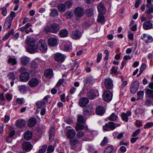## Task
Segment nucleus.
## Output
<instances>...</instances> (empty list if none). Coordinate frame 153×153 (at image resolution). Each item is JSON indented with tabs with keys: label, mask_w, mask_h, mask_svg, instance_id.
Here are the masks:
<instances>
[{
	"label": "nucleus",
	"mask_w": 153,
	"mask_h": 153,
	"mask_svg": "<svg viewBox=\"0 0 153 153\" xmlns=\"http://www.w3.org/2000/svg\"><path fill=\"white\" fill-rule=\"evenodd\" d=\"M36 40L33 38L27 37L25 40V43L27 45V50L30 53L37 52V47Z\"/></svg>",
	"instance_id": "f257e3e1"
},
{
	"label": "nucleus",
	"mask_w": 153,
	"mask_h": 153,
	"mask_svg": "<svg viewBox=\"0 0 153 153\" xmlns=\"http://www.w3.org/2000/svg\"><path fill=\"white\" fill-rule=\"evenodd\" d=\"M59 30V25L56 23H53L48 27H47L44 29V30L46 32H50L56 33Z\"/></svg>",
	"instance_id": "f03ea898"
},
{
	"label": "nucleus",
	"mask_w": 153,
	"mask_h": 153,
	"mask_svg": "<svg viewBox=\"0 0 153 153\" xmlns=\"http://www.w3.org/2000/svg\"><path fill=\"white\" fill-rule=\"evenodd\" d=\"M36 45L37 52L38 49L42 52H45L47 50V45L45 41L43 39H40Z\"/></svg>",
	"instance_id": "7ed1b4c3"
},
{
	"label": "nucleus",
	"mask_w": 153,
	"mask_h": 153,
	"mask_svg": "<svg viewBox=\"0 0 153 153\" xmlns=\"http://www.w3.org/2000/svg\"><path fill=\"white\" fill-rule=\"evenodd\" d=\"M83 114L85 116L91 115L94 114L95 109L92 105L89 104L83 109Z\"/></svg>",
	"instance_id": "20e7f679"
},
{
	"label": "nucleus",
	"mask_w": 153,
	"mask_h": 153,
	"mask_svg": "<svg viewBox=\"0 0 153 153\" xmlns=\"http://www.w3.org/2000/svg\"><path fill=\"white\" fill-rule=\"evenodd\" d=\"M120 124L115 123L112 122H109L103 126V128L105 131H110L111 130H114L116 127L119 126Z\"/></svg>",
	"instance_id": "39448f33"
},
{
	"label": "nucleus",
	"mask_w": 153,
	"mask_h": 153,
	"mask_svg": "<svg viewBox=\"0 0 153 153\" xmlns=\"http://www.w3.org/2000/svg\"><path fill=\"white\" fill-rule=\"evenodd\" d=\"M74 13L77 19H79L84 14V10L82 7H78L74 10Z\"/></svg>",
	"instance_id": "423d86ee"
},
{
	"label": "nucleus",
	"mask_w": 153,
	"mask_h": 153,
	"mask_svg": "<svg viewBox=\"0 0 153 153\" xmlns=\"http://www.w3.org/2000/svg\"><path fill=\"white\" fill-rule=\"evenodd\" d=\"M113 97L112 93L109 90L104 91L102 94V98L104 100L108 102L111 101Z\"/></svg>",
	"instance_id": "0eeeda50"
},
{
	"label": "nucleus",
	"mask_w": 153,
	"mask_h": 153,
	"mask_svg": "<svg viewBox=\"0 0 153 153\" xmlns=\"http://www.w3.org/2000/svg\"><path fill=\"white\" fill-rule=\"evenodd\" d=\"M82 36V33L78 30L73 31L70 35L71 37L73 39H79Z\"/></svg>",
	"instance_id": "6e6552de"
},
{
	"label": "nucleus",
	"mask_w": 153,
	"mask_h": 153,
	"mask_svg": "<svg viewBox=\"0 0 153 153\" xmlns=\"http://www.w3.org/2000/svg\"><path fill=\"white\" fill-rule=\"evenodd\" d=\"M33 146L29 142H24L22 144V148L24 150L28 152L30 151L33 148Z\"/></svg>",
	"instance_id": "1a4fd4ad"
},
{
	"label": "nucleus",
	"mask_w": 153,
	"mask_h": 153,
	"mask_svg": "<svg viewBox=\"0 0 153 153\" xmlns=\"http://www.w3.org/2000/svg\"><path fill=\"white\" fill-rule=\"evenodd\" d=\"M139 85V82L137 81H135L132 82L130 87V91L132 94L136 93L137 91Z\"/></svg>",
	"instance_id": "9d476101"
},
{
	"label": "nucleus",
	"mask_w": 153,
	"mask_h": 153,
	"mask_svg": "<svg viewBox=\"0 0 153 153\" xmlns=\"http://www.w3.org/2000/svg\"><path fill=\"white\" fill-rule=\"evenodd\" d=\"M30 79V74L28 72L22 73L20 76L19 79L22 82H26Z\"/></svg>",
	"instance_id": "9b49d317"
},
{
	"label": "nucleus",
	"mask_w": 153,
	"mask_h": 153,
	"mask_svg": "<svg viewBox=\"0 0 153 153\" xmlns=\"http://www.w3.org/2000/svg\"><path fill=\"white\" fill-rule=\"evenodd\" d=\"M39 82V80L37 78H33L31 79L28 82L29 85L31 87H34L37 86Z\"/></svg>",
	"instance_id": "f8f14e48"
},
{
	"label": "nucleus",
	"mask_w": 153,
	"mask_h": 153,
	"mask_svg": "<svg viewBox=\"0 0 153 153\" xmlns=\"http://www.w3.org/2000/svg\"><path fill=\"white\" fill-rule=\"evenodd\" d=\"M140 38L144 40L146 43H151L153 41L152 37L151 36L146 34H143L141 36Z\"/></svg>",
	"instance_id": "ddd939ff"
},
{
	"label": "nucleus",
	"mask_w": 153,
	"mask_h": 153,
	"mask_svg": "<svg viewBox=\"0 0 153 153\" xmlns=\"http://www.w3.org/2000/svg\"><path fill=\"white\" fill-rule=\"evenodd\" d=\"M65 57L63 54L58 53L55 56V60L59 62H63L65 59Z\"/></svg>",
	"instance_id": "4468645a"
},
{
	"label": "nucleus",
	"mask_w": 153,
	"mask_h": 153,
	"mask_svg": "<svg viewBox=\"0 0 153 153\" xmlns=\"http://www.w3.org/2000/svg\"><path fill=\"white\" fill-rule=\"evenodd\" d=\"M94 79L91 76H88L85 78L84 81L85 85L86 86H89L91 83L94 82Z\"/></svg>",
	"instance_id": "2eb2a0df"
},
{
	"label": "nucleus",
	"mask_w": 153,
	"mask_h": 153,
	"mask_svg": "<svg viewBox=\"0 0 153 153\" xmlns=\"http://www.w3.org/2000/svg\"><path fill=\"white\" fill-rule=\"evenodd\" d=\"M105 85L107 89L111 88L113 86L112 81L110 78H107L105 80Z\"/></svg>",
	"instance_id": "dca6fc26"
},
{
	"label": "nucleus",
	"mask_w": 153,
	"mask_h": 153,
	"mask_svg": "<svg viewBox=\"0 0 153 153\" xmlns=\"http://www.w3.org/2000/svg\"><path fill=\"white\" fill-rule=\"evenodd\" d=\"M89 102L88 99L87 97H82L79 100V104L81 107H84L86 106Z\"/></svg>",
	"instance_id": "f3484780"
},
{
	"label": "nucleus",
	"mask_w": 153,
	"mask_h": 153,
	"mask_svg": "<svg viewBox=\"0 0 153 153\" xmlns=\"http://www.w3.org/2000/svg\"><path fill=\"white\" fill-rule=\"evenodd\" d=\"M131 113L130 111H127L126 113H123L121 115V118L124 121L127 122L128 120V117L131 116Z\"/></svg>",
	"instance_id": "a211bd4d"
},
{
	"label": "nucleus",
	"mask_w": 153,
	"mask_h": 153,
	"mask_svg": "<svg viewBox=\"0 0 153 153\" xmlns=\"http://www.w3.org/2000/svg\"><path fill=\"white\" fill-rule=\"evenodd\" d=\"M48 45L51 46H54L57 45V39L55 37H51L48 40Z\"/></svg>",
	"instance_id": "6ab92c4d"
},
{
	"label": "nucleus",
	"mask_w": 153,
	"mask_h": 153,
	"mask_svg": "<svg viewBox=\"0 0 153 153\" xmlns=\"http://www.w3.org/2000/svg\"><path fill=\"white\" fill-rule=\"evenodd\" d=\"M76 132L74 129H69L66 132V136L69 138L71 139L75 136Z\"/></svg>",
	"instance_id": "aec40b11"
},
{
	"label": "nucleus",
	"mask_w": 153,
	"mask_h": 153,
	"mask_svg": "<svg viewBox=\"0 0 153 153\" xmlns=\"http://www.w3.org/2000/svg\"><path fill=\"white\" fill-rule=\"evenodd\" d=\"M153 26L152 23L150 21H146L143 24V28L146 30H149L151 29Z\"/></svg>",
	"instance_id": "412c9836"
},
{
	"label": "nucleus",
	"mask_w": 153,
	"mask_h": 153,
	"mask_svg": "<svg viewBox=\"0 0 153 153\" xmlns=\"http://www.w3.org/2000/svg\"><path fill=\"white\" fill-rule=\"evenodd\" d=\"M29 58L26 56H23L20 59V62L21 64L24 65H27L30 62Z\"/></svg>",
	"instance_id": "4be33fe9"
},
{
	"label": "nucleus",
	"mask_w": 153,
	"mask_h": 153,
	"mask_svg": "<svg viewBox=\"0 0 153 153\" xmlns=\"http://www.w3.org/2000/svg\"><path fill=\"white\" fill-rule=\"evenodd\" d=\"M105 112V110L104 108L102 106H98L96 109V113L97 114L102 115Z\"/></svg>",
	"instance_id": "5701e85b"
},
{
	"label": "nucleus",
	"mask_w": 153,
	"mask_h": 153,
	"mask_svg": "<svg viewBox=\"0 0 153 153\" xmlns=\"http://www.w3.org/2000/svg\"><path fill=\"white\" fill-rule=\"evenodd\" d=\"M87 96L90 100L94 99L96 97V95L92 89H90L88 91Z\"/></svg>",
	"instance_id": "b1692460"
},
{
	"label": "nucleus",
	"mask_w": 153,
	"mask_h": 153,
	"mask_svg": "<svg viewBox=\"0 0 153 153\" xmlns=\"http://www.w3.org/2000/svg\"><path fill=\"white\" fill-rule=\"evenodd\" d=\"M26 124L25 121L22 119H19L16 121L15 125L17 128H21Z\"/></svg>",
	"instance_id": "393cba45"
},
{
	"label": "nucleus",
	"mask_w": 153,
	"mask_h": 153,
	"mask_svg": "<svg viewBox=\"0 0 153 153\" xmlns=\"http://www.w3.org/2000/svg\"><path fill=\"white\" fill-rule=\"evenodd\" d=\"M12 20H11L9 18H7L3 28L5 29L10 28Z\"/></svg>",
	"instance_id": "a878e982"
},
{
	"label": "nucleus",
	"mask_w": 153,
	"mask_h": 153,
	"mask_svg": "<svg viewBox=\"0 0 153 153\" xmlns=\"http://www.w3.org/2000/svg\"><path fill=\"white\" fill-rule=\"evenodd\" d=\"M97 9L99 13H105V7L104 4L102 3H100L97 6Z\"/></svg>",
	"instance_id": "bb28decb"
},
{
	"label": "nucleus",
	"mask_w": 153,
	"mask_h": 153,
	"mask_svg": "<svg viewBox=\"0 0 153 153\" xmlns=\"http://www.w3.org/2000/svg\"><path fill=\"white\" fill-rule=\"evenodd\" d=\"M36 123V120L35 118H30L28 121V125L30 127H32L34 126Z\"/></svg>",
	"instance_id": "cd10ccee"
},
{
	"label": "nucleus",
	"mask_w": 153,
	"mask_h": 153,
	"mask_svg": "<svg viewBox=\"0 0 153 153\" xmlns=\"http://www.w3.org/2000/svg\"><path fill=\"white\" fill-rule=\"evenodd\" d=\"M55 133V129L53 127H51L49 130V139L52 141L53 138Z\"/></svg>",
	"instance_id": "c85d7f7f"
},
{
	"label": "nucleus",
	"mask_w": 153,
	"mask_h": 153,
	"mask_svg": "<svg viewBox=\"0 0 153 153\" xmlns=\"http://www.w3.org/2000/svg\"><path fill=\"white\" fill-rule=\"evenodd\" d=\"M32 132L30 131H27L24 134V138L27 140H30L32 137Z\"/></svg>",
	"instance_id": "c756f323"
},
{
	"label": "nucleus",
	"mask_w": 153,
	"mask_h": 153,
	"mask_svg": "<svg viewBox=\"0 0 153 153\" xmlns=\"http://www.w3.org/2000/svg\"><path fill=\"white\" fill-rule=\"evenodd\" d=\"M146 96L153 99V89H151L149 88L147 89L146 92Z\"/></svg>",
	"instance_id": "7c9ffc66"
},
{
	"label": "nucleus",
	"mask_w": 153,
	"mask_h": 153,
	"mask_svg": "<svg viewBox=\"0 0 153 153\" xmlns=\"http://www.w3.org/2000/svg\"><path fill=\"white\" fill-rule=\"evenodd\" d=\"M53 75V71L51 69L46 70L45 72V77L50 78Z\"/></svg>",
	"instance_id": "2f4dec72"
},
{
	"label": "nucleus",
	"mask_w": 153,
	"mask_h": 153,
	"mask_svg": "<svg viewBox=\"0 0 153 153\" xmlns=\"http://www.w3.org/2000/svg\"><path fill=\"white\" fill-rule=\"evenodd\" d=\"M68 34V31L65 29H63L60 31L59 34L60 36L62 37H67Z\"/></svg>",
	"instance_id": "473e14b6"
},
{
	"label": "nucleus",
	"mask_w": 153,
	"mask_h": 153,
	"mask_svg": "<svg viewBox=\"0 0 153 153\" xmlns=\"http://www.w3.org/2000/svg\"><path fill=\"white\" fill-rule=\"evenodd\" d=\"M71 48L72 46L71 45L67 44H65L61 47V49L66 51H70Z\"/></svg>",
	"instance_id": "72a5a7b5"
},
{
	"label": "nucleus",
	"mask_w": 153,
	"mask_h": 153,
	"mask_svg": "<svg viewBox=\"0 0 153 153\" xmlns=\"http://www.w3.org/2000/svg\"><path fill=\"white\" fill-rule=\"evenodd\" d=\"M14 33V30L13 29H11L3 37V40L4 41L6 40L8 38H9L10 35H13Z\"/></svg>",
	"instance_id": "f704fd0d"
},
{
	"label": "nucleus",
	"mask_w": 153,
	"mask_h": 153,
	"mask_svg": "<svg viewBox=\"0 0 153 153\" xmlns=\"http://www.w3.org/2000/svg\"><path fill=\"white\" fill-rule=\"evenodd\" d=\"M100 14L98 16L97 21L101 23L104 24L105 22V19L104 18L103 14Z\"/></svg>",
	"instance_id": "c9c22d12"
},
{
	"label": "nucleus",
	"mask_w": 153,
	"mask_h": 153,
	"mask_svg": "<svg viewBox=\"0 0 153 153\" xmlns=\"http://www.w3.org/2000/svg\"><path fill=\"white\" fill-rule=\"evenodd\" d=\"M58 10L61 12H64L66 10L65 4H60L58 6Z\"/></svg>",
	"instance_id": "e433bc0d"
},
{
	"label": "nucleus",
	"mask_w": 153,
	"mask_h": 153,
	"mask_svg": "<svg viewBox=\"0 0 153 153\" xmlns=\"http://www.w3.org/2000/svg\"><path fill=\"white\" fill-rule=\"evenodd\" d=\"M19 91L22 93H25L27 91V87L25 85H21L18 87Z\"/></svg>",
	"instance_id": "4c0bfd02"
},
{
	"label": "nucleus",
	"mask_w": 153,
	"mask_h": 153,
	"mask_svg": "<svg viewBox=\"0 0 153 153\" xmlns=\"http://www.w3.org/2000/svg\"><path fill=\"white\" fill-rule=\"evenodd\" d=\"M8 62L11 65H14L16 64L17 61L15 58H10L8 60Z\"/></svg>",
	"instance_id": "58836bf2"
},
{
	"label": "nucleus",
	"mask_w": 153,
	"mask_h": 153,
	"mask_svg": "<svg viewBox=\"0 0 153 153\" xmlns=\"http://www.w3.org/2000/svg\"><path fill=\"white\" fill-rule=\"evenodd\" d=\"M78 140L75 138L70 141V144L72 146L71 148L72 149H74L76 146L78 144Z\"/></svg>",
	"instance_id": "ea45409f"
},
{
	"label": "nucleus",
	"mask_w": 153,
	"mask_h": 153,
	"mask_svg": "<svg viewBox=\"0 0 153 153\" xmlns=\"http://www.w3.org/2000/svg\"><path fill=\"white\" fill-rule=\"evenodd\" d=\"M51 12L50 13V15L52 17H55L58 16V13L57 10L55 9H51Z\"/></svg>",
	"instance_id": "a19ab883"
},
{
	"label": "nucleus",
	"mask_w": 153,
	"mask_h": 153,
	"mask_svg": "<svg viewBox=\"0 0 153 153\" xmlns=\"http://www.w3.org/2000/svg\"><path fill=\"white\" fill-rule=\"evenodd\" d=\"M36 104L37 106L39 108H44L45 106V103L43 101H37Z\"/></svg>",
	"instance_id": "79ce46f5"
},
{
	"label": "nucleus",
	"mask_w": 153,
	"mask_h": 153,
	"mask_svg": "<svg viewBox=\"0 0 153 153\" xmlns=\"http://www.w3.org/2000/svg\"><path fill=\"white\" fill-rule=\"evenodd\" d=\"M85 120L83 117L81 115H79L77 117V122L81 123H85Z\"/></svg>",
	"instance_id": "37998d69"
},
{
	"label": "nucleus",
	"mask_w": 153,
	"mask_h": 153,
	"mask_svg": "<svg viewBox=\"0 0 153 153\" xmlns=\"http://www.w3.org/2000/svg\"><path fill=\"white\" fill-rule=\"evenodd\" d=\"M144 94V91H139L137 93V95L138 96V97L136 100H139L142 99L143 97Z\"/></svg>",
	"instance_id": "c03bdc74"
},
{
	"label": "nucleus",
	"mask_w": 153,
	"mask_h": 153,
	"mask_svg": "<svg viewBox=\"0 0 153 153\" xmlns=\"http://www.w3.org/2000/svg\"><path fill=\"white\" fill-rule=\"evenodd\" d=\"M114 149L112 146H108L104 151L103 153H111Z\"/></svg>",
	"instance_id": "a18cd8bd"
},
{
	"label": "nucleus",
	"mask_w": 153,
	"mask_h": 153,
	"mask_svg": "<svg viewBox=\"0 0 153 153\" xmlns=\"http://www.w3.org/2000/svg\"><path fill=\"white\" fill-rule=\"evenodd\" d=\"M85 128V126L81 124L80 123H77L76 126L75 128L76 131H78L79 130H82Z\"/></svg>",
	"instance_id": "49530a36"
},
{
	"label": "nucleus",
	"mask_w": 153,
	"mask_h": 153,
	"mask_svg": "<svg viewBox=\"0 0 153 153\" xmlns=\"http://www.w3.org/2000/svg\"><path fill=\"white\" fill-rule=\"evenodd\" d=\"M38 64L35 61H32L30 63V67L34 70L36 69L38 67Z\"/></svg>",
	"instance_id": "de8ad7c7"
},
{
	"label": "nucleus",
	"mask_w": 153,
	"mask_h": 153,
	"mask_svg": "<svg viewBox=\"0 0 153 153\" xmlns=\"http://www.w3.org/2000/svg\"><path fill=\"white\" fill-rule=\"evenodd\" d=\"M118 118V116L114 113H113L109 116V119L111 121H114L116 120Z\"/></svg>",
	"instance_id": "09e8293b"
},
{
	"label": "nucleus",
	"mask_w": 153,
	"mask_h": 153,
	"mask_svg": "<svg viewBox=\"0 0 153 153\" xmlns=\"http://www.w3.org/2000/svg\"><path fill=\"white\" fill-rule=\"evenodd\" d=\"M135 114H142L144 112V110L143 108H138L134 111Z\"/></svg>",
	"instance_id": "8fccbe9b"
},
{
	"label": "nucleus",
	"mask_w": 153,
	"mask_h": 153,
	"mask_svg": "<svg viewBox=\"0 0 153 153\" xmlns=\"http://www.w3.org/2000/svg\"><path fill=\"white\" fill-rule=\"evenodd\" d=\"M47 145H43L41 149H40L38 152V153H44L47 148Z\"/></svg>",
	"instance_id": "3c124183"
},
{
	"label": "nucleus",
	"mask_w": 153,
	"mask_h": 153,
	"mask_svg": "<svg viewBox=\"0 0 153 153\" xmlns=\"http://www.w3.org/2000/svg\"><path fill=\"white\" fill-rule=\"evenodd\" d=\"M65 13L66 17L68 19L71 18L73 15V12L69 11H67Z\"/></svg>",
	"instance_id": "603ef678"
},
{
	"label": "nucleus",
	"mask_w": 153,
	"mask_h": 153,
	"mask_svg": "<svg viewBox=\"0 0 153 153\" xmlns=\"http://www.w3.org/2000/svg\"><path fill=\"white\" fill-rule=\"evenodd\" d=\"M111 73L117 75L119 74V72L117 71V69L115 66H112L111 69Z\"/></svg>",
	"instance_id": "864d4df0"
},
{
	"label": "nucleus",
	"mask_w": 153,
	"mask_h": 153,
	"mask_svg": "<svg viewBox=\"0 0 153 153\" xmlns=\"http://www.w3.org/2000/svg\"><path fill=\"white\" fill-rule=\"evenodd\" d=\"M93 139L92 135L90 134H88L87 137L85 138V140L86 141H91Z\"/></svg>",
	"instance_id": "5fc2aeb1"
},
{
	"label": "nucleus",
	"mask_w": 153,
	"mask_h": 153,
	"mask_svg": "<svg viewBox=\"0 0 153 153\" xmlns=\"http://www.w3.org/2000/svg\"><path fill=\"white\" fill-rule=\"evenodd\" d=\"M108 142V139L106 137H105L104 138L100 145L101 146H103L106 145Z\"/></svg>",
	"instance_id": "6e6d98bb"
},
{
	"label": "nucleus",
	"mask_w": 153,
	"mask_h": 153,
	"mask_svg": "<svg viewBox=\"0 0 153 153\" xmlns=\"http://www.w3.org/2000/svg\"><path fill=\"white\" fill-rule=\"evenodd\" d=\"M16 16V14L15 12L13 11H12L10 14V16H8L7 18H9L11 20H13L14 18Z\"/></svg>",
	"instance_id": "4d7b16f0"
},
{
	"label": "nucleus",
	"mask_w": 153,
	"mask_h": 153,
	"mask_svg": "<svg viewBox=\"0 0 153 153\" xmlns=\"http://www.w3.org/2000/svg\"><path fill=\"white\" fill-rule=\"evenodd\" d=\"M93 10L91 8H89L86 10V13L88 16H90L93 13Z\"/></svg>",
	"instance_id": "13d9d810"
},
{
	"label": "nucleus",
	"mask_w": 153,
	"mask_h": 153,
	"mask_svg": "<svg viewBox=\"0 0 153 153\" xmlns=\"http://www.w3.org/2000/svg\"><path fill=\"white\" fill-rule=\"evenodd\" d=\"M16 101L17 103L19 104H22L25 102V101L23 98H17Z\"/></svg>",
	"instance_id": "bf43d9fd"
},
{
	"label": "nucleus",
	"mask_w": 153,
	"mask_h": 153,
	"mask_svg": "<svg viewBox=\"0 0 153 153\" xmlns=\"http://www.w3.org/2000/svg\"><path fill=\"white\" fill-rule=\"evenodd\" d=\"M153 126V123L151 122L147 123L144 126V128L145 129L149 128Z\"/></svg>",
	"instance_id": "052dcab7"
},
{
	"label": "nucleus",
	"mask_w": 153,
	"mask_h": 153,
	"mask_svg": "<svg viewBox=\"0 0 153 153\" xmlns=\"http://www.w3.org/2000/svg\"><path fill=\"white\" fill-rule=\"evenodd\" d=\"M9 78L13 80L15 79V76L13 72H10L8 74Z\"/></svg>",
	"instance_id": "680f3d73"
},
{
	"label": "nucleus",
	"mask_w": 153,
	"mask_h": 153,
	"mask_svg": "<svg viewBox=\"0 0 153 153\" xmlns=\"http://www.w3.org/2000/svg\"><path fill=\"white\" fill-rule=\"evenodd\" d=\"M141 130L140 128H139L135 132L133 133L132 136L135 137L137 136L140 132Z\"/></svg>",
	"instance_id": "e2e57ef3"
},
{
	"label": "nucleus",
	"mask_w": 153,
	"mask_h": 153,
	"mask_svg": "<svg viewBox=\"0 0 153 153\" xmlns=\"http://www.w3.org/2000/svg\"><path fill=\"white\" fill-rule=\"evenodd\" d=\"M135 125L136 126L139 127L142 126V122L140 120H137L135 123Z\"/></svg>",
	"instance_id": "0e129e2a"
},
{
	"label": "nucleus",
	"mask_w": 153,
	"mask_h": 153,
	"mask_svg": "<svg viewBox=\"0 0 153 153\" xmlns=\"http://www.w3.org/2000/svg\"><path fill=\"white\" fill-rule=\"evenodd\" d=\"M1 10H2L1 12V14L2 15H3L4 16H6L7 14V9L5 7H2L1 9Z\"/></svg>",
	"instance_id": "69168bd1"
},
{
	"label": "nucleus",
	"mask_w": 153,
	"mask_h": 153,
	"mask_svg": "<svg viewBox=\"0 0 153 153\" xmlns=\"http://www.w3.org/2000/svg\"><path fill=\"white\" fill-rule=\"evenodd\" d=\"M84 132L83 131H80L77 133V136L78 137H81L84 135Z\"/></svg>",
	"instance_id": "338daca9"
},
{
	"label": "nucleus",
	"mask_w": 153,
	"mask_h": 153,
	"mask_svg": "<svg viewBox=\"0 0 153 153\" xmlns=\"http://www.w3.org/2000/svg\"><path fill=\"white\" fill-rule=\"evenodd\" d=\"M54 150V147L52 146H50L47 149V151L52 152Z\"/></svg>",
	"instance_id": "774afa93"
}]
</instances>
